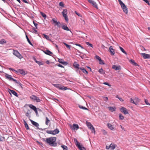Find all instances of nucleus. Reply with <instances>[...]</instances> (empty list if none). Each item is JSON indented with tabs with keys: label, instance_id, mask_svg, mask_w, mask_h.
<instances>
[{
	"label": "nucleus",
	"instance_id": "nucleus-22",
	"mask_svg": "<svg viewBox=\"0 0 150 150\" xmlns=\"http://www.w3.org/2000/svg\"><path fill=\"white\" fill-rule=\"evenodd\" d=\"M107 126L108 128L111 130H113L114 129V128L113 125H111L110 124L108 123L107 124Z\"/></svg>",
	"mask_w": 150,
	"mask_h": 150
},
{
	"label": "nucleus",
	"instance_id": "nucleus-33",
	"mask_svg": "<svg viewBox=\"0 0 150 150\" xmlns=\"http://www.w3.org/2000/svg\"><path fill=\"white\" fill-rule=\"evenodd\" d=\"M134 100L136 103H137L140 102V100L137 98H134Z\"/></svg>",
	"mask_w": 150,
	"mask_h": 150
},
{
	"label": "nucleus",
	"instance_id": "nucleus-53",
	"mask_svg": "<svg viewBox=\"0 0 150 150\" xmlns=\"http://www.w3.org/2000/svg\"><path fill=\"white\" fill-rule=\"evenodd\" d=\"M99 64H104V63L103 62V61L101 59V60H100L99 61Z\"/></svg>",
	"mask_w": 150,
	"mask_h": 150
},
{
	"label": "nucleus",
	"instance_id": "nucleus-9",
	"mask_svg": "<svg viewBox=\"0 0 150 150\" xmlns=\"http://www.w3.org/2000/svg\"><path fill=\"white\" fill-rule=\"evenodd\" d=\"M120 111L121 112L123 113L124 114H126L128 113L127 109L123 107L120 109Z\"/></svg>",
	"mask_w": 150,
	"mask_h": 150
},
{
	"label": "nucleus",
	"instance_id": "nucleus-26",
	"mask_svg": "<svg viewBox=\"0 0 150 150\" xmlns=\"http://www.w3.org/2000/svg\"><path fill=\"white\" fill-rule=\"evenodd\" d=\"M28 106L33 110H36V107L32 104H30L28 105Z\"/></svg>",
	"mask_w": 150,
	"mask_h": 150
},
{
	"label": "nucleus",
	"instance_id": "nucleus-54",
	"mask_svg": "<svg viewBox=\"0 0 150 150\" xmlns=\"http://www.w3.org/2000/svg\"><path fill=\"white\" fill-rule=\"evenodd\" d=\"M144 101L146 105H150V103L148 102V101L147 100L145 99L144 100Z\"/></svg>",
	"mask_w": 150,
	"mask_h": 150
},
{
	"label": "nucleus",
	"instance_id": "nucleus-13",
	"mask_svg": "<svg viewBox=\"0 0 150 150\" xmlns=\"http://www.w3.org/2000/svg\"><path fill=\"white\" fill-rule=\"evenodd\" d=\"M141 55L144 59H150V55L146 53H142Z\"/></svg>",
	"mask_w": 150,
	"mask_h": 150
},
{
	"label": "nucleus",
	"instance_id": "nucleus-41",
	"mask_svg": "<svg viewBox=\"0 0 150 150\" xmlns=\"http://www.w3.org/2000/svg\"><path fill=\"white\" fill-rule=\"evenodd\" d=\"M40 14L45 19L46 18L47 16L46 15L45 13H44L42 12H40Z\"/></svg>",
	"mask_w": 150,
	"mask_h": 150
},
{
	"label": "nucleus",
	"instance_id": "nucleus-61",
	"mask_svg": "<svg viewBox=\"0 0 150 150\" xmlns=\"http://www.w3.org/2000/svg\"><path fill=\"white\" fill-rule=\"evenodd\" d=\"M58 66L59 67H62V68H64V67L63 66L61 65V64H59L58 65Z\"/></svg>",
	"mask_w": 150,
	"mask_h": 150
},
{
	"label": "nucleus",
	"instance_id": "nucleus-36",
	"mask_svg": "<svg viewBox=\"0 0 150 150\" xmlns=\"http://www.w3.org/2000/svg\"><path fill=\"white\" fill-rule=\"evenodd\" d=\"M120 49L122 52L126 54H127V52L125 51L124 49L122 47H120Z\"/></svg>",
	"mask_w": 150,
	"mask_h": 150
},
{
	"label": "nucleus",
	"instance_id": "nucleus-19",
	"mask_svg": "<svg viewBox=\"0 0 150 150\" xmlns=\"http://www.w3.org/2000/svg\"><path fill=\"white\" fill-rule=\"evenodd\" d=\"M110 148H111L112 150H114L117 146V145L113 143H111L110 145Z\"/></svg>",
	"mask_w": 150,
	"mask_h": 150
},
{
	"label": "nucleus",
	"instance_id": "nucleus-60",
	"mask_svg": "<svg viewBox=\"0 0 150 150\" xmlns=\"http://www.w3.org/2000/svg\"><path fill=\"white\" fill-rule=\"evenodd\" d=\"M75 45H77V46H79V47H81L82 48H83V47L81 46V45H80V44H76Z\"/></svg>",
	"mask_w": 150,
	"mask_h": 150
},
{
	"label": "nucleus",
	"instance_id": "nucleus-42",
	"mask_svg": "<svg viewBox=\"0 0 150 150\" xmlns=\"http://www.w3.org/2000/svg\"><path fill=\"white\" fill-rule=\"evenodd\" d=\"M36 62L39 65H43V64L42 62H40L38 61H36Z\"/></svg>",
	"mask_w": 150,
	"mask_h": 150
},
{
	"label": "nucleus",
	"instance_id": "nucleus-43",
	"mask_svg": "<svg viewBox=\"0 0 150 150\" xmlns=\"http://www.w3.org/2000/svg\"><path fill=\"white\" fill-rule=\"evenodd\" d=\"M119 118L120 120H122L124 118V117L122 115V114H119Z\"/></svg>",
	"mask_w": 150,
	"mask_h": 150
},
{
	"label": "nucleus",
	"instance_id": "nucleus-5",
	"mask_svg": "<svg viewBox=\"0 0 150 150\" xmlns=\"http://www.w3.org/2000/svg\"><path fill=\"white\" fill-rule=\"evenodd\" d=\"M53 85L55 87L58 88L60 90H65L67 89V87L62 86L60 84H54Z\"/></svg>",
	"mask_w": 150,
	"mask_h": 150
},
{
	"label": "nucleus",
	"instance_id": "nucleus-25",
	"mask_svg": "<svg viewBox=\"0 0 150 150\" xmlns=\"http://www.w3.org/2000/svg\"><path fill=\"white\" fill-rule=\"evenodd\" d=\"M108 108L110 111L112 112H114L116 108L115 107H109Z\"/></svg>",
	"mask_w": 150,
	"mask_h": 150
},
{
	"label": "nucleus",
	"instance_id": "nucleus-8",
	"mask_svg": "<svg viewBox=\"0 0 150 150\" xmlns=\"http://www.w3.org/2000/svg\"><path fill=\"white\" fill-rule=\"evenodd\" d=\"M52 21L54 24V26H57L59 28L60 27L61 24L60 22H57L54 18L52 19Z\"/></svg>",
	"mask_w": 150,
	"mask_h": 150
},
{
	"label": "nucleus",
	"instance_id": "nucleus-4",
	"mask_svg": "<svg viewBox=\"0 0 150 150\" xmlns=\"http://www.w3.org/2000/svg\"><path fill=\"white\" fill-rule=\"evenodd\" d=\"M67 10L66 9H64L63 11L62 12V15L67 22L69 20L67 16Z\"/></svg>",
	"mask_w": 150,
	"mask_h": 150
},
{
	"label": "nucleus",
	"instance_id": "nucleus-37",
	"mask_svg": "<svg viewBox=\"0 0 150 150\" xmlns=\"http://www.w3.org/2000/svg\"><path fill=\"white\" fill-rule=\"evenodd\" d=\"M130 102L131 103H134L136 105H137V104L136 103V102H135L134 100V99H133L132 98H131L130 99Z\"/></svg>",
	"mask_w": 150,
	"mask_h": 150
},
{
	"label": "nucleus",
	"instance_id": "nucleus-63",
	"mask_svg": "<svg viewBox=\"0 0 150 150\" xmlns=\"http://www.w3.org/2000/svg\"><path fill=\"white\" fill-rule=\"evenodd\" d=\"M119 100L121 101L122 102L124 101V100L122 99V98L120 97V98H119Z\"/></svg>",
	"mask_w": 150,
	"mask_h": 150
},
{
	"label": "nucleus",
	"instance_id": "nucleus-20",
	"mask_svg": "<svg viewBox=\"0 0 150 150\" xmlns=\"http://www.w3.org/2000/svg\"><path fill=\"white\" fill-rule=\"evenodd\" d=\"M46 54L51 55L52 54V53L48 50H47L43 51Z\"/></svg>",
	"mask_w": 150,
	"mask_h": 150
},
{
	"label": "nucleus",
	"instance_id": "nucleus-23",
	"mask_svg": "<svg viewBox=\"0 0 150 150\" xmlns=\"http://www.w3.org/2000/svg\"><path fill=\"white\" fill-rule=\"evenodd\" d=\"M23 122L25 125V126L26 128V129L27 130H28L29 129V128L28 127V124H27L26 122L25 121V120H23Z\"/></svg>",
	"mask_w": 150,
	"mask_h": 150
},
{
	"label": "nucleus",
	"instance_id": "nucleus-10",
	"mask_svg": "<svg viewBox=\"0 0 150 150\" xmlns=\"http://www.w3.org/2000/svg\"><path fill=\"white\" fill-rule=\"evenodd\" d=\"M73 66L75 68H76L77 69V70H76V71L77 72H79V73H80V71L79 70V69H80V68H79V65L76 62H74Z\"/></svg>",
	"mask_w": 150,
	"mask_h": 150
},
{
	"label": "nucleus",
	"instance_id": "nucleus-58",
	"mask_svg": "<svg viewBox=\"0 0 150 150\" xmlns=\"http://www.w3.org/2000/svg\"><path fill=\"white\" fill-rule=\"evenodd\" d=\"M96 59H98V60H99V61L100 60H101V58L99 56H96Z\"/></svg>",
	"mask_w": 150,
	"mask_h": 150
},
{
	"label": "nucleus",
	"instance_id": "nucleus-17",
	"mask_svg": "<svg viewBox=\"0 0 150 150\" xmlns=\"http://www.w3.org/2000/svg\"><path fill=\"white\" fill-rule=\"evenodd\" d=\"M59 130L57 129H56L54 130H52V135H55L57 134H58L59 132Z\"/></svg>",
	"mask_w": 150,
	"mask_h": 150
},
{
	"label": "nucleus",
	"instance_id": "nucleus-47",
	"mask_svg": "<svg viewBox=\"0 0 150 150\" xmlns=\"http://www.w3.org/2000/svg\"><path fill=\"white\" fill-rule=\"evenodd\" d=\"M6 42L5 41V40L4 39H2L1 40H0V44H3Z\"/></svg>",
	"mask_w": 150,
	"mask_h": 150
},
{
	"label": "nucleus",
	"instance_id": "nucleus-45",
	"mask_svg": "<svg viewBox=\"0 0 150 150\" xmlns=\"http://www.w3.org/2000/svg\"><path fill=\"white\" fill-rule=\"evenodd\" d=\"M129 62L135 65H137V64L132 59L130 60Z\"/></svg>",
	"mask_w": 150,
	"mask_h": 150
},
{
	"label": "nucleus",
	"instance_id": "nucleus-2",
	"mask_svg": "<svg viewBox=\"0 0 150 150\" xmlns=\"http://www.w3.org/2000/svg\"><path fill=\"white\" fill-rule=\"evenodd\" d=\"M121 6L123 11L126 14H127L128 13L127 8L126 6L123 3L121 0H118Z\"/></svg>",
	"mask_w": 150,
	"mask_h": 150
},
{
	"label": "nucleus",
	"instance_id": "nucleus-7",
	"mask_svg": "<svg viewBox=\"0 0 150 150\" xmlns=\"http://www.w3.org/2000/svg\"><path fill=\"white\" fill-rule=\"evenodd\" d=\"M13 54L14 55L20 59H21L23 57L22 55L19 53L17 50H14Z\"/></svg>",
	"mask_w": 150,
	"mask_h": 150
},
{
	"label": "nucleus",
	"instance_id": "nucleus-18",
	"mask_svg": "<svg viewBox=\"0 0 150 150\" xmlns=\"http://www.w3.org/2000/svg\"><path fill=\"white\" fill-rule=\"evenodd\" d=\"M120 68L121 67L120 66H117L116 65H113L112 66V68L115 70L120 69Z\"/></svg>",
	"mask_w": 150,
	"mask_h": 150
},
{
	"label": "nucleus",
	"instance_id": "nucleus-27",
	"mask_svg": "<svg viewBox=\"0 0 150 150\" xmlns=\"http://www.w3.org/2000/svg\"><path fill=\"white\" fill-rule=\"evenodd\" d=\"M80 69L82 71L84 74H88V72L84 68H80Z\"/></svg>",
	"mask_w": 150,
	"mask_h": 150
},
{
	"label": "nucleus",
	"instance_id": "nucleus-16",
	"mask_svg": "<svg viewBox=\"0 0 150 150\" xmlns=\"http://www.w3.org/2000/svg\"><path fill=\"white\" fill-rule=\"evenodd\" d=\"M30 120L31 121L32 124L34 125L35 127H37V128H38V127L39 126V124L38 123L32 120L31 119H30Z\"/></svg>",
	"mask_w": 150,
	"mask_h": 150
},
{
	"label": "nucleus",
	"instance_id": "nucleus-3",
	"mask_svg": "<svg viewBox=\"0 0 150 150\" xmlns=\"http://www.w3.org/2000/svg\"><path fill=\"white\" fill-rule=\"evenodd\" d=\"M30 98L32 100L37 103L40 102L41 101L38 97L34 95H32L30 96Z\"/></svg>",
	"mask_w": 150,
	"mask_h": 150
},
{
	"label": "nucleus",
	"instance_id": "nucleus-1",
	"mask_svg": "<svg viewBox=\"0 0 150 150\" xmlns=\"http://www.w3.org/2000/svg\"><path fill=\"white\" fill-rule=\"evenodd\" d=\"M56 138L54 137H52L47 138L45 141V142L51 146H56L57 144L56 142Z\"/></svg>",
	"mask_w": 150,
	"mask_h": 150
},
{
	"label": "nucleus",
	"instance_id": "nucleus-44",
	"mask_svg": "<svg viewBox=\"0 0 150 150\" xmlns=\"http://www.w3.org/2000/svg\"><path fill=\"white\" fill-rule=\"evenodd\" d=\"M98 72L101 74L105 73L104 71L102 68L100 69L98 71Z\"/></svg>",
	"mask_w": 150,
	"mask_h": 150
},
{
	"label": "nucleus",
	"instance_id": "nucleus-12",
	"mask_svg": "<svg viewBox=\"0 0 150 150\" xmlns=\"http://www.w3.org/2000/svg\"><path fill=\"white\" fill-rule=\"evenodd\" d=\"M88 2L91 4L95 7L98 8V6L96 3L92 0H88Z\"/></svg>",
	"mask_w": 150,
	"mask_h": 150
},
{
	"label": "nucleus",
	"instance_id": "nucleus-28",
	"mask_svg": "<svg viewBox=\"0 0 150 150\" xmlns=\"http://www.w3.org/2000/svg\"><path fill=\"white\" fill-rule=\"evenodd\" d=\"M10 92L12 93L13 95L16 96L17 97H18V95L17 93L14 91L13 90H10Z\"/></svg>",
	"mask_w": 150,
	"mask_h": 150
},
{
	"label": "nucleus",
	"instance_id": "nucleus-56",
	"mask_svg": "<svg viewBox=\"0 0 150 150\" xmlns=\"http://www.w3.org/2000/svg\"><path fill=\"white\" fill-rule=\"evenodd\" d=\"M86 43L87 45H89L90 46L92 47L93 45L91 44H90L88 42H86Z\"/></svg>",
	"mask_w": 150,
	"mask_h": 150
},
{
	"label": "nucleus",
	"instance_id": "nucleus-34",
	"mask_svg": "<svg viewBox=\"0 0 150 150\" xmlns=\"http://www.w3.org/2000/svg\"><path fill=\"white\" fill-rule=\"evenodd\" d=\"M79 107L80 108L82 109L83 110H88V109L87 108H86L85 107H83L82 106L80 105H79Z\"/></svg>",
	"mask_w": 150,
	"mask_h": 150
},
{
	"label": "nucleus",
	"instance_id": "nucleus-57",
	"mask_svg": "<svg viewBox=\"0 0 150 150\" xmlns=\"http://www.w3.org/2000/svg\"><path fill=\"white\" fill-rule=\"evenodd\" d=\"M17 83L21 87V88H23L22 86V84L20 82H18Z\"/></svg>",
	"mask_w": 150,
	"mask_h": 150
},
{
	"label": "nucleus",
	"instance_id": "nucleus-30",
	"mask_svg": "<svg viewBox=\"0 0 150 150\" xmlns=\"http://www.w3.org/2000/svg\"><path fill=\"white\" fill-rule=\"evenodd\" d=\"M74 140L75 144L77 147H78L79 145H80V143L78 142L76 139H74Z\"/></svg>",
	"mask_w": 150,
	"mask_h": 150
},
{
	"label": "nucleus",
	"instance_id": "nucleus-38",
	"mask_svg": "<svg viewBox=\"0 0 150 150\" xmlns=\"http://www.w3.org/2000/svg\"><path fill=\"white\" fill-rule=\"evenodd\" d=\"M43 35H44V38H45L47 40H50V39L49 37L48 36H47V35H45V34H43Z\"/></svg>",
	"mask_w": 150,
	"mask_h": 150
},
{
	"label": "nucleus",
	"instance_id": "nucleus-24",
	"mask_svg": "<svg viewBox=\"0 0 150 150\" xmlns=\"http://www.w3.org/2000/svg\"><path fill=\"white\" fill-rule=\"evenodd\" d=\"M73 129H77L79 128V126L77 125L74 124L72 127H71Z\"/></svg>",
	"mask_w": 150,
	"mask_h": 150
},
{
	"label": "nucleus",
	"instance_id": "nucleus-46",
	"mask_svg": "<svg viewBox=\"0 0 150 150\" xmlns=\"http://www.w3.org/2000/svg\"><path fill=\"white\" fill-rule=\"evenodd\" d=\"M26 38H27V40L28 41V43L31 45H32V43H31V41L28 38V36L27 35H26Z\"/></svg>",
	"mask_w": 150,
	"mask_h": 150
},
{
	"label": "nucleus",
	"instance_id": "nucleus-49",
	"mask_svg": "<svg viewBox=\"0 0 150 150\" xmlns=\"http://www.w3.org/2000/svg\"><path fill=\"white\" fill-rule=\"evenodd\" d=\"M59 5L62 7H64V4L63 2H61L60 3H59Z\"/></svg>",
	"mask_w": 150,
	"mask_h": 150
},
{
	"label": "nucleus",
	"instance_id": "nucleus-21",
	"mask_svg": "<svg viewBox=\"0 0 150 150\" xmlns=\"http://www.w3.org/2000/svg\"><path fill=\"white\" fill-rule=\"evenodd\" d=\"M5 77L7 79L9 80H11L13 78L11 77V76L6 74L5 75Z\"/></svg>",
	"mask_w": 150,
	"mask_h": 150
},
{
	"label": "nucleus",
	"instance_id": "nucleus-29",
	"mask_svg": "<svg viewBox=\"0 0 150 150\" xmlns=\"http://www.w3.org/2000/svg\"><path fill=\"white\" fill-rule=\"evenodd\" d=\"M62 28L64 30L67 31L69 30V28L66 25H63L62 27Z\"/></svg>",
	"mask_w": 150,
	"mask_h": 150
},
{
	"label": "nucleus",
	"instance_id": "nucleus-51",
	"mask_svg": "<svg viewBox=\"0 0 150 150\" xmlns=\"http://www.w3.org/2000/svg\"><path fill=\"white\" fill-rule=\"evenodd\" d=\"M102 132L103 134L104 135H105L107 134V132L105 130H102Z\"/></svg>",
	"mask_w": 150,
	"mask_h": 150
},
{
	"label": "nucleus",
	"instance_id": "nucleus-32",
	"mask_svg": "<svg viewBox=\"0 0 150 150\" xmlns=\"http://www.w3.org/2000/svg\"><path fill=\"white\" fill-rule=\"evenodd\" d=\"M78 147L80 150H86L85 148L81 145H79Z\"/></svg>",
	"mask_w": 150,
	"mask_h": 150
},
{
	"label": "nucleus",
	"instance_id": "nucleus-62",
	"mask_svg": "<svg viewBox=\"0 0 150 150\" xmlns=\"http://www.w3.org/2000/svg\"><path fill=\"white\" fill-rule=\"evenodd\" d=\"M11 80L14 81V82H15L16 83H17L18 82L17 81V80H16L13 79V78Z\"/></svg>",
	"mask_w": 150,
	"mask_h": 150
},
{
	"label": "nucleus",
	"instance_id": "nucleus-14",
	"mask_svg": "<svg viewBox=\"0 0 150 150\" xmlns=\"http://www.w3.org/2000/svg\"><path fill=\"white\" fill-rule=\"evenodd\" d=\"M16 71L17 73H19L20 74L25 75L26 74L25 72L23 69H18L17 71Z\"/></svg>",
	"mask_w": 150,
	"mask_h": 150
},
{
	"label": "nucleus",
	"instance_id": "nucleus-39",
	"mask_svg": "<svg viewBox=\"0 0 150 150\" xmlns=\"http://www.w3.org/2000/svg\"><path fill=\"white\" fill-rule=\"evenodd\" d=\"M32 31H33L32 32L33 33H35L36 34H37L38 33L37 31L35 29V28H32Z\"/></svg>",
	"mask_w": 150,
	"mask_h": 150
},
{
	"label": "nucleus",
	"instance_id": "nucleus-6",
	"mask_svg": "<svg viewBox=\"0 0 150 150\" xmlns=\"http://www.w3.org/2000/svg\"><path fill=\"white\" fill-rule=\"evenodd\" d=\"M86 124L88 128L91 129L92 132H93L94 133H95V129L93 127V125L90 122H86Z\"/></svg>",
	"mask_w": 150,
	"mask_h": 150
},
{
	"label": "nucleus",
	"instance_id": "nucleus-48",
	"mask_svg": "<svg viewBox=\"0 0 150 150\" xmlns=\"http://www.w3.org/2000/svg\"><path fill=\"white\" fill-rule=\"evenodd\" d=\"M103 100L106 102L108 100V98L107 97H103Z\"/></svg>",
	"mask_w": 150,
	"mask_h": 150
},
{
	"label": "nucleus",
	"instance_id": "nucleus-50",
	"mask_svg": "<svg viewBox=\"0 0 150 150\" xmlns=\"http://www.w3.org/2000/svg\"><path fill=\"white\" fill-rule=\"evenodd\" d=\"M103 84L105 85H107L109 87H110L111 86L110 84L109 83H108L107 82H104L103 83Z\"/></svg>",
	"mask_w": 150,
	"mask_h": 150
},
{
	"label": "nucleus",
	"instance_id": "nucleus-59",
	"mask_svg": "<svg viewBox=\"0 0 150 150\" xmlns=\"http://www.w3.org/2000/svg\"><path fill=\"white\" fill-rule=\"evenodd\" d=\"M33 23H34L35 26L36 27V28L37 29V26L38 25V24L35 23L34 21H33Z\"/></svg>",
	"mask_w": 150,
	"mask_h": 150
},
{
	"label": "nucleus",
	"instance_id": "nucleus-15",
	"mask_svg": "<svg viewBox=\"0 0 150 150\" xmlns=\"http://www.w3.org/2000/svg\"><path fill=\"white\" fill-rule=\"evenodd\" d=\"M58 59V61L59 62L62 64L63 65H67V63L66 62H65L64 61L63 59Z\"/></svg>",
	"mask_w": 150,
	"mask_h": 150
},
{
	"label": "nucleus",
	"instance_id": "nucleus-40",
	"mask_svg": "<svg viewBox=\"0 0 150 150\" xmlns=\"http://www.w3.org/2000/svg\"><path fill=\"white\" fill-rule=\"evenodd\" d=\"M63 44L66 46L69 49H70L71 46L70 45H68L65 42H63Z\"/></svg>",
	"mask_w": 150,
	"mask_h": 150
},
{
	"label": "nucleus",
	"instance_id": "nucleus-55",
	"mask_svg": "<svg viewBox=\"0 0 150 150\" xmlns=\"http://www.w3.org/2000/svg\"><path fill=\"white\" fill-rule=\"evenodd\" d=\"M148 5H150V4L148 0H143Z\"/></svg>",
	"mask_w": 150,
	"mask_h": 150
},
{
	"label": "nucleus",
	"instance_id": "nucleus-31",
	"mask_svg": "<svg viewBox=\"0 0 150 150\" xmlns=\"http://www.w3.org/2000/svg\"><path fill=\"white\" fill-rule=\"evenodd\" d=\"M50 122V120L48 119V118L47 117H46V120H45V124L47 125H49V123Z\"/></svg>",
	"mask_w": 150,
	"mask_h": 150
},
{
	"label": "nucleus",
	"instance_id": "nucleus-35",
	"mask_svg": "<svg viewBox=\"0 0 150 150\" xmlns=\"http://www.w3.org/2000/svg\"><path fill=\"white\" fill-rule=\"evenodd\" d=\"M61 147L63 148V150H67L68 148L67 146L62 145L61 146Z\"/></svg>",
	"mask_w": 150,
	"mask_h": 150
},
{
	"label": "nucleus",
	"instance_id": "nucleus-64",
	"mask_svg": "<svg viewBox=\"0 0 150 150\" xmlns=\"http://www.w3.org/2000/svg\"><path fill=\"white\" fill-rule=\"evenodd\" d=\"M110 148V146H106V149H109Z\"/></svg>",
	"mask_w": 150,
	"mask_h": 150
},
{
	"label": "nucleus",
	"instance_id": "nucleus-52",
	"mask_svg": "<svg viewBox=\"0 0 150 150\" xmlns=\"http://www.w3.org/2000/svg\"><path fill=\"white\" fill-rule=\"evenodd\" d=\"M46 132L47 134H52V130H47Z\"/></svg>",
	"mask_w": 150,
	"mask_h": 150
},
{
	"label": "nucleus",
	"instance_id": "nucleus-11",
	"mask_svg": "<svg viewBox=\"0 0 150 150\" xmlns=\"http://www.w3.org/2000/svg\"><path fill=\"white\" fill-rule=\"evenodd\" d=\"M108 51L110 53V54L111 55H113L115 54V51L113 49L112 47L110 46L109 49Z\"/></svg>",
	"mask_w": 150,
	"mask_h": 150
}]
</instances>
